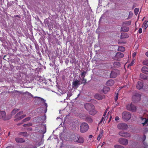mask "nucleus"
I'll return each instance as SVG.
<instances>
[{"label": "nucleus", "instance_id": "nucleus-4", "mask_svg": "<svg viewBox=\"0 0 148 148\" xmlns=\"http://www.w3.org/2000/svg\"><path fill=\"white\" fill-rule=\"evenodd\" d=\"M122 118L125 121H127L130 119V113L125 111L122 113Z\"/></svg>", "mask_w": 148, "mask_h": 148}, {"label": "nucleus", "instance_id": "nucleus-47", "mask_svg": "<svg viewBox=\"0 0 148 148\" xmlns=\"http://www.w3.org/2000/svg\"><path fill=\"white\" fill-rule=\"evenodd\" d=\"M115 119L116 121H118L119 120V116H116L115 117Z\"/></svg>", "mask_w": 148, "mask_h": 148}, {"label": "nucleus", "instance_id": "nucleus-15", "mask_svg": "<svg viewBox=\"0 0 148 148\" xmlns=\"http://www.w3.org/2000/svg\"><path fill=\"white\" fill-rule=\"evenodd\" d=\"M97 112V111L95 110V107L93 108L90 109L89 111V114L92 115H95Z\"/></svg>", "mask_w": 148, "mask_h": 148}, {"label": "nucleus", "instance_id": "nucleus-43", "mask_svg": "<svg viewBox=\"0 0 148 148\" xmlns=\"http://www.w3.org/2000/svg\"><path fill=\"white\" fill-rule=\"evenodd\" d=\"M25 93L29 95H30L31 97H33V95H32L29 92H28L26 91L25 92Z\"/></svg>", "mask_w": 148, "mask_h": 148}, {"label": "nucleus", "instance_id": "nucleus-42", "mask_svg": "<svg viewBox=\"0 0 148 148\" xmlns=\"http://www.w3.org/2000/svg\"><path fill=\"white\" fill-rule=\"evenodd\" d=\"M146 139V136L145 135H144L143 137V141L144 142Z\"/></svg>", "mask_w": 148, "mask_h": 148}, {"label": "nucleus", "instance_id": "nucleus-52", "mask_svg": "<svg viewBox=\"0 0 148 148\" xmlns=\"http://www.w3.org/2000/svg\"><path fill=\"white\" fill-rule=\"evenodd\" d=\"M118 43L119 44H122L125 43L124 42H121L120 41H119Z\"/></svg>", "mask_w": 148, "mask_h": 148}, {"label": "nucleus", "instance_id": "nucleus-2", "mask_svg": "<svg viewBox=\"0 0 148 148\" xmlns=\"http://www.w3.org/2000/svg\"><path fill=\"white\" fill-rule=\"evenodd\" d=\"M89 126L86 123H82L80 126V130L82 133H84L86 132L89 128Z\"/></svg>", "mask_w": 148, "mask_h": 148}, {"label": "nucleus", "instance_id": "nucleus-20", "mask_svg": "<svg viewBox=\"0 0 148 148\" xmlns=\"http://www.w3.org/2000/svg\"><path fill=\"white\" fill-rule=\"evenodd\" d=\"M94 97L95 99L100 100L102 99L103 98V97L101 95L98 94H96Z\"/></svg>", "mask_w": 148, "mask_h": 148}, {"label": "nucleus", "instance_id": "nucleus-44", "mask_svg": "<svg viewBox=\"0 0 148 148\" xmlns=\"http://www.w3.org/2000/svg\"><path fill=\"white\" fill-rule=\"evenodd\" d=\"M142 28H140L139 29L138 31V32L139 33L141 34L142 33Z\"/></svg>", "mask_w": 148, "mask_h": 148}, {"label": "nucleus", "instance_id": "nucleus-62", "mask_svg": "<svg viewBox=\"0 0 148 148\" xmlns=\"http://www.w3.org/2000/svg\"><path fill=\"white\" fill-rule=\"evenodd\" d=\"M118 104H119V103H118L116 102V104L117 105Z\"/></svg>", "mask_w": 148, "mask_h": 148}, {"label": "nucleus", "instance_id": "nucleus-55", "mask_svg": "<svg viewBox=\"0 0 148 148\" xmlns=\"http://www.w3.org/2000/svg\"><path fill=\"white\" fill-rule=\"evenodd\" d=\"M23 123V122H22V123H18V124H17V125H18V126H19L20 125L22 124Z\"/></svg>", "mask_w": 148, "mask_h": 148}, {"label": "nucleus", "instance_id": "nucleus-32", "mask_svg": "<svg viewBox=\"0 0 148 148\" xmlns=\"http://www.w3.org/2000/svg\"><path fill=\"white\" fill-rule=\"evenodd\" d=\"M86 119L88 122H91L92 121V119L90 117H87L86 118Z\"/></svg>", "mask_w": 148, "mask_h": 148}, {"label": "nucleus", "instance_id": "nucleus-22", "mask_svg": "<svg viewBox=\"0 0 148 148\" xmlns=\"http://www.w3.org/2000/svg\"><path fill=\"white\" fill-rule=\"evenodd\" d=\"M110 90V88L109 87L105 86L103 88V92L105 94H106Z\"/></svg>", "mask_w": 148, "mask_h": 148}, {"label": "nucleus", "instance_id": "nucleus-19", "mask_svg": "<svg viewBox=\"0 0 148 148\" xmlns=\"http://www.w3.org/2000/svg\"><path fill=\"white\" fill-rule=\"evenodd\" d=\"M136 106L132 104H130V111L134 112L136 111Z\"/></svg>", "mask_w": 148, "mask_h": 148}, {"label": "nucleus", "instance_id": "nucleus-53", "mask_svg": "<svg viewBox=\"0 0 148 148\" xmlns=\"http://www.w3.org/2000/svg\"><path fill=\"white\" fill-rule=\"evenodd\" d=\"M6 148H14L13 146H10L7 147Z\"/></svg>", "mask_w": 148, "mask_h": 148}, {"label": "nucleus", "instance_id": "nucleus-29", "mask_svg": "<svg viewBox=\"0 0 148 148\" xmlns=\"http://www.w3.org/2000/svg\"><path fill=\"white\" fill-rule=\"evenodd\" d=\"M140 77L141 78L144 79H147V76L143 74H140Z\"/></svg>", "mask_w": 148, "mask_h": 148}, {"label": "nucleus", "instance_id": "nucleus-57", "mask_svg": "<svg viewBox=\"0 0 148 148\" xmlns=\"http://www.w3.org/2000/svg\"><path fill=\"white\" fill-rule=\"evenodd\" d=\"M145 55L147 57H148V51L145 53Z\"/></svg>", "mask_w": 148, "mask_h": 148}, {"label": "nucleus", "instance_id": "nucleus-25", "mask_svg": "<svg viewBox=\"0 0 148 148\" xmlns=\"http://www.w3.org/2000/svg\"><path fill=\"white\" fill-rule=\"evenodd\" d=\"M121 30L123 32H127L129 31V28L126 26H123L121 27Z\"/></svg>", "mask_w": 148, "mask_h": 148}, {"label": "nucleus", "instance_id": "nucleus-1", "mask_svg": "<svg viewBox=\"0 0 148 148\" xmlns=\"http://www.w3.org/2000/svg\"><path fill=\"white\" fill-rule=\"evenodd\" d=\"M23 113V111H21L17 113L14 117V121L16 122L18 121L25 117L26 116L25 114H23L21 115Z\"/></svg>", "mask_w": 148, "mask_h": 148}, {"label": "nucleus", "instance_id": "nucleus-60", "mask_svg": "<svg viewBox=\"0 0 148 148\" xmlns=\"http://www.w3.org/2000/svg\"><path fill=\"white\" fill-rule=\"evenodd\" d=\"M27 148H37L36 147H28Z\"/></svg>", "mask_w": 148, "mask_h": 148}, {"label": "nucleus", "instance_id": "nucleus-38", "mask_svg": "<svg viewBox=\"0 0 148 148\" xmlns=\"http://www.w3.org/2000/svg\"><path fill=\"white\" fill-rule=\"evenodd\" d=\"M86 73V72L84 71L81 74V76L82 78H84L85 75Z\"/></svg>", "mask_w": 148, "mask_h": 148}, {"label": "nucleus", "instance_id": "nucleus-9", "mask_svg": "<svg viewBox=\"0 0 148 148\" xmlns=\"http://www.w3.org/2000/svg\"><path fill=\"white\" fill-rule=\"evenodd\" d=\"M118 142L120 144L125 145H126L128 143V140L127 139L123 138H120Z\"/></svg>", "mask_w": 148, "mask_h": 148}, {"label": "nucleus", "instance_id": "nucleus-37", "mask_svg": "<svg viewBox=\"0 0 148 148\" xmlns=\"http://www.w3.org/2000/svg\"><path fill=\"white\" fill-rule=\"evenodd\" d=\"M143 64L144 65L148 66V60H145L143 61Z\"/></svg>", "mask_w": 148, "mask_h": 148}, {"label": "nucleus", "instance_id": "nucleus-51", "mask_svg": "<svg viewBox=\"0 0 148 148\" xmlns=\"http://www.w3.org/2000/svg\"><path fill=\"white\" fill-rule=\"evenodd\" d=\"M27 130H28L32 131V127H28L27 128Z\"/></svg>", "mask_w": 148, "mask_h": 148}, {"label": "nucleus", "instance_id": "nucleus-64", "mask_svg": "<svg viewBox=\"0 0 148 148\" xmlns=\"http://www.w3.org/2000/svg\"><path fill=\"white\" fill-rule=\"evenodd\" d=\"M71 148H75L74 147H71Z\"/></svg>", "mask_w": 148, "mask_h": 148}, {"label": "nucleus", "instance_id": "nucleus-5", "mask_svg": "<svg viewBox=\"0 0 148 148\" xmlns=\"http://www.w3.org/2000/svg\"><path fill=\"white\" fill-rule=\"evenodd\" d=\"M124 56V54L120 52H117L114 56V59L117 60H119Z\"/></svg>", "mask_w": 148, "mask_h": 148}, {"label": "nucleus", "instance_id": "nucleus-49", "mask_svg": "<svg viewBox=\"0 0 148 148\" xmlns=\"http://www.w3.org/2000/svg\"><path fill=\"white\" fill-rule=\"evenodd\" d=\"M82 80L84 83H85L86 82V80L84 78H82Z\"/></svg>", "mask_w": 148, "mask_h": 148}, {"label": "nucleus", "instance_id": "nucleus-26", "mask_svg": "<svg viewBox=\"0 0 148 148\" xmlns=\"http://www.w3.org/2000/svg\"><path fill=\"white\" fill-rule=\"evenodd\" d=\"M19 135H21L25 137H26L28 135L26 132H22L19 133Z\"/></svg>", "mask_w": 148, "mask_h": 148}, {"label": "nucleus", "instance_id": "nucleus-34", "mask_svg": "<svg viewBox=\"0 0 148 148\" xmlns=\"http://www.w3.org/2000/svg\"><path fill=\"white\" fill-rule=\"evenodd\" d=\"M119 94L118 93H117L115 94L114 95V100L115 102H116L117 101L118 98Z\"/></svg>", "mask_w": 148, "mask_h": 148}, {"label": "nucleus", "instance_id": "nucleus-40", "mask_svg": "<svg viewBox=\"0 0 148 148\" xmlns=\"http://www.w3.org/2000/svg\"><path fill=\"white\" fill-rule=\"evenodd\" d=\"M114 147L115 148H124L123 146L117 145H115Z\"/></svg>", "mask_w": 148, "mask_h": 148}, {"label": "nucleus", "instance_id": "nucleus-14", "mask_svg": "<svg viewBox=\"0 0 148 148\" xmlns=\"http://www.w3.org/2000/svg\"><path fill=\"white\" fill-rule=\"evenodd\" d=\"M34 98H36V100L37 102H38V103H40L42 102H45V100H44L43 98L38 97H35Z\"/></svg>", "mask_w": 148, "mask_h": 148}, {"label": "nucleus", "instance_id": "nucleus-23", "mask_svg": "<svg viewBox=\"0 0 148 148\" xmlns=\"http://www.w3.org/2000/svg\"><path fill=\"white\" fill-rule=\"evenodd\" d=\"M148 21H145L143 24L142 27H144L145 29H146L148 27Z\"/></svg>", "mask_w": 148, "mask_h": 148}, {"label": "nucleus", "instance_id": "nucleus-8", "mask_svg": "<svg viewBox=\"0 0 148 148\" xmlns=\"http://www.w3.org/2000/svg\"><path fill=\"white\" fill-rule=\"evenodd\" d=\"M85 108L88 112L92 108L93 109L95 108V106L92 104L90 103H86L85 104Z\"/></svg>", "mask_w": 148, "mask_h": 148}, {"label": "nucleus", "instance_id": "nucleus-28", "mask_svg": "<svg viewBox=\"0 0 148 148\" xmlns=\"http://www.w3.org/2000/svg\"><path fill=\"white\" fill-rule=\"evenodd\" d=\"M141 119L142 120V121H144L145 120V122L144 123H142V124L143 125H144L145 124H146L147 122H148V119H146L145 118H143V117H141Z\"/></svg>", "mask_w": 148, "mask_h": 148}, {"label": "nucleus", "instance_id": "nucleus-33", "mask_svg": "<svg viewBox=\"0 0 148 148\" xmlns=\"http://www.w3.org/2000/svg\"><path fill=\"white\" fill-rule=\"evenodd\" d=\"M139 9L138 8H136L134 10V12L135 14L137 15L139 11Z\"/></svg>", "mask_w": 148, "mask_h": 148}, {"label": "nucleus", "instance_id": "nucleus-30", "mask_svg": "<svg viewBox=\"0 0 148 148\" xmlns=\"http://www.w3.org/2000/svg\"><path fill=\"white\" fill-rule=\"evenodd\" d=\"M119 51L123 52L125 51V48L124 47L122 46H119L118 49Z\"/></svg>", "mask_w": 148, "mask_h": 148}, {"label": "nucleus", "instance_id": "nucleus-11", "mask_svg": "<svg viewBox=\"0 0 148 148\" xmlns=\"http://www.w3.org/2000/svg\"><path fill=\"white\" fill-rule=\"evenodd\" d=\"M119 134L122 137H127L130 136V133L126 132L121 131L119 133Z\"/></svg>", "mask_w": 148, "mask_h": 148}, {"label": "nucleus", "instance_id": "nucleus-16", "mask_svg": "<svg viewBox=\"0 0 148 148\" xmlns=\"http://www.w3.org/2000/svg\"><path fill=\"white\" fill-rule=\"evenodd\" d=\"M129 37V35L127 33L125 32L121 33L120 36L121 39H124L128 38Z\"/></svg>", "mask_w": 148, "mask_h": 148}, {"label": "nucleus", "instance_id": "nucleus-63", "mask_svg": "<svg viewBox=\"0 0 148 148\" xmlns=\"http://www.w3.org/2000/svg\"><path fill=\"white\" fill-rule=\"evenodd\" d=\"M104 142H103V144H102V145H104Z\"/></svg>", "mask_w": 148, "mask_h": 148}, {"label": "nucleus", "instance_id": "nucleus-17", "mask_svg": "<svg viewBox=\"0 0 148 148\" xmlns=\"http://www.w3.org/2000/svg\"><path fill=\"white\" fill-rule=\"evenodd\" d=\"M142 72L146 74H148V68L146 66L143 67L141 69Z\"/></svg>", "mask_w": 148, "mask_h": 148}, {"label": "nucleus", "instance_id": "nucleus-35", "mask_svg": "<svg viewBox=\"0 0 148 148\" xmlns=\"http://www.w3.org/2000/svg\"><path fill=\"white\" fill-rule=\"evenodd\" d=\"M30 119H31V118L30 117H27L25 118L24 119H23L22 120V122H25L28 121Z\"/></svg>", "mask_w": 148, "mask_h": 148}, {"label": "nucleus", "instance_id": "nucleus-48", "mask_svg": "<svg viewBox=\"0 0 148 148\" xmlns=\"http://www.w3.org/2000/svg\"><path fill=\"white\" fill-rule=\"evenodd\" d=\"M107 110H106L105 111V112H104V113L103 114V116H105L106 115V113H107Z\"/></svg>", "mask_w": 148, "mask_h": 148}, {"label": "nucleus", "instance_id": "nucleus-36", "mask_svg": "<svg viewBox=\"0 0 148 148\" xmlns=\"http://www.w3.org/2000/svg\"><path fill=\"white\" fill-rule=\"evenodd\" d=\"M103 132H101V133L98 136L97 138V140H100L101 137L103 136Z\"/></svg>", "mask_w": 148, "mask_h": 148}, {"label": "nucleus", "instance_id": "nucleus-18", "mask_svg": "<svg viewBox=\"0 0 148 148\" xmlns=\"http://www.w3.org/2000/svg\"><path fill=\"white\" fill-rule=\"evenodd\" d=\"M16 141L18 143H22L24 142L25 140L21 138H15Z\"/></svg>", "mask_w": 148, "mask_h": 148}, {"label": "nucleus", "instance_id": "nucleus-50", "mask_svg": "<svg viewBox=\"0 0 148 148\" xmlns=\"http://www.w3.org/2000/svg\"><path fill=\"white\" fill-rule=\"evenodd\" d=\"M136 53L135 52H134L133 54H132V56L133 57V58H134V57H135V56H136Z\"/></svg>", "mask_w": 148, "mask_h": 148}, {"label": "nucleus", "instance_id": "nucleus-56", "mask_svg": "<svg viewBox=\"0 0 148 148\" xmlns=\"http://www.w3.org/2000/svg\"><path fill=\"white\" fill-rule=\"evenodd\" d=\"M92 136L91 135H90L89 136V138H92Z\"/></svg>", "mask_w": 148, "mask_h": 148}, {"label": "nucleus", "instance_id": "nucleus-41", "mask_svg": "<svg viewBox=\"0 0 148 148\" xmlns=\"http://www.w3.org/2000/svg\"><path fill=\"white\" fill-rule=\"evenodd\" d=\"M134 58L132 60V62L130 63V66H132L133 64L134 63Z\"/></svg>", "mask_w": 148, "mask_h": 148}, {"label": "nucleus", "instance_id": "nucleus-31", "mask_svg": "<svg viewBox=\"0 0 148 148\" xmlns=\"http://www.w3.org/2000/svg\"><path fill=\"white\" fill-rule=\"evenodd\" d=\"M19 110V109H14L11 112V115H14L16 113H17Z\"/></svg>", "mask_w": 148, "mask_h": 148}, {"label": "nucleus", "instance_id": "nucleus-59", "mask_svg": "<svg viewBox=\"0 0 148 148\" xmlns=\"http://www.w3.org/2000/svg\"><path fill=\"white\" fill-rule=\"evenodd\" d=\"M125 24H129V22H125Z\"/></svg>", "mask_w": 148, "mask_h": 148}, {"label": "nucleus", "instance_id": "nucleus-46", "mask_svg": "<svg viewBox=\"0 0 148 148\" xmlns=\"http://www.w3.org/2000/svg\"><path fill=\"white\" fill-rule=\"evenodd\" d=\"M104 117H102L99 123V124L101 123L104 120Z\"/></svg>", "mask_w": 148, "mask_h": 148}, {"label": "nucleus", "instance_id": "nucleus-61", "mask_svg": "<svg viewBox=\"0 0 148 148\" xmlns=\"http://www.w3.org/2000/svg\"><path fill=\"white\" fill-rule=\"evenodd\" d=\"M111 118H112V116H110V119L108 121V122H109L110 121H111Z\"/></svg>", "mask_w": 148, "mask_h": 148}, {"label": "nucleus", "instance_id": "nucleus-39", "mask_svg": "<svg viewBox=\"0 0 148 148\" xmlns=\"http://www.w3.org/2000/svg\"><path fill=\"white\" fill-rule=\"evenodd\" d=\"M32 125V123H29L28 124H24L23 125V127H30Z\"/></svg>", "mask_w": 148, "mask_h": 148}, {"label": "nucleus", "instance_id": "nucleus-58", "mask_svg": "<svg viewBox=\"0 0 148 148\" xmlns=\"http://www.w3.org/2000/svg\"><path fill=\"white\" fill-rule=\"evenodd\" d=\"M14 91H15V92H19L20 93H21V92H20L18 91H17V90H14Z\"/></svg>", "mask_w": 148, "mask_h": 148}, {"label": "nucleus", "instance_id": "nucleus-10", "mask_svg": "<svg viewBox=\"0 0 148 148\" xmlns=\"http://www.w3.org/2000/svg\"><path fill=\"white\" fill-rule=\"evenodd\" d=\"M0 119H2L5 120H8L9 119L6 117V113L4 111H0Z\"/></svg>", "mask_w": 148, "mask_h": 148}, {"label": "nucleus", "instance_id": "nucleus-27", "mask_svg": "<svg viewBox=\"0 0 148 148\" xmlns=\"http://www.w3.org/2000/svg\"><path fill=\"white\" fill-rule=\"evenodd\" d=\"M120 66V64L118 62H115L114 63V66L115 67H119Z\"/></svg>", "mask_w": 148, "mask_h": 148}, {"label": "nucleus", "instance_id": "nucleus-12", "mask_svg": "<svg viewBox=\"0 0 148 148\" xmlns=\"http://www.w3.org/2000/svg\"><path fill=\"white\" fill-rule=\"evenodd\" d=\"M114 83V82L112 79H110L107 81L106 83V85L108 86H112Z\"/></svg>", "mask_w": 148, "mask_h": 148}, {"label": "nucleus", "instance_id": "nucleus-3", "mask_svg": "<svg viewBox=\"0 0 148 148\" xmlns=\"http://www.w3.org/2000/svg\"><path fill=\"white\" fill-rule=\"evenodd\" d=\"M141 95L140 93H135L132 98V101L135 102L139 101L141 99Z\"/></svg>", "mask_w": 148, "mask_h": 148}, {"label": "nucleus", "instance_id": "nucleus-54", "mask_svg": "<svg viewBox=\"0 0 148 148\" xmlns=\"http://www.w3.org/2000/svg\"><path fill=\"white\" fill-rule=\"evenodd\" d=\"M136 6V4H134L133 5V6L132 7V9H133L135 8Z\"/></svg>", "mask_w": 148, "mask_h": 148}, {"label": "nucleus", "instance_id": "nucleus-7", "mask_svg": "<svg viewBox=\"0 0 148 148\" xmlns=\"http://www.w3.org/2000/svg\"><path fill=\"white\" fill-rule=\"evenodd\" d=\"M74 140L75 141L80 143H83L84 142L83 138L79 135L75 136L74 137Z\"/></svg>", "mask_w": 148, "mask_h": 148}, {"label": "nucleus", "instance_id": "nucleus-21", "mask_svg": "<svg viewBox=\"0 0 148 148\" xmlns=\"http://www.w3.org/2000/svg\"><path fill=\"white\" fill-rule=\"evenodd\" d=\"M117 76L116 72L115 71H112L110 73V77L111 78H115Z\"/></svg>", "mask_w": 148, "mask_h": 148}, {"label": "nucleus", "instance_id": "nucleus-6", "mask_svg": "<svg viewBox=\"0 0 148 148\" xmlns=\"http://www.w3.org/2000/svg\"><path fill=\"white\" fill-rule=\"evenodd\" d=\"M117 127L119 129L124 130L127 129V126L125 124L120 123L118 125Z\"/></svg>", "mask_w": 148, "mask_h": 148}, {"label": "nucleus", "instance_id": "nucleus-24", "mask_svg": "<svg viewBox=\"0 0 148 148\" xmlns=\"http://www.w3.org/2000/svg\"><path fill=\"white\" fill-rule=\"evenodd\" d=\"M74 87H77L80 85L79 81L78 80H77L73 81L72 83Z\"/></svg>", "mask_w": 148, "mask_h": 148}, {"label": "nucleus", "instance_id": "nucleus-13", "mask_svg": "<svg viewBox=\"0 0 148 148\" xmlns=\"http://www.w3.org/2000/svg\"><path fill=\"white\" fill-rule=\"evenodd\" d=\"M143 82L141 81H138L136 86L137 89L140 90L143 87Z\"/></svg>", "mask_w": 148, "mask_h": 148}, {"label": "nucleus", "instance_id": "nucleus-45", "mask_svg": "<svg viewBox=\"0 0 148 148\" xmlns=\"http://www.w3.org/2000/svg\"><path fill=\"white\" fill-rule=\"evenodd\" d=\"M126 108L127 110H130V105L129 104H128L126 106Z\"/></svg>", "mask_w": 148, "mask_h": 148}]
</instances>
